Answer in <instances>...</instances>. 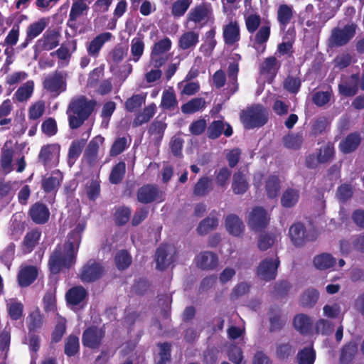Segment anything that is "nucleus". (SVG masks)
Listing matches in <instances>:
<instances>
[{"instance_id":"nucleus-20","label":"nucleus","mask_w":364,"mask_h":364,"mask_svg":"<svg viewBox=\"0 0 364 364\" xmlns=\"http://www.w3.org/2000/svg\"><path fill=\"white\" fill-rule=\"evenodd\" d=\"M38 269L33 265H26L21 267L18 275L17 281L21 287H27L32 284L38 277Z\"/></svg>"},{"instance_id":"nucleus-64","label":"nucleus","mask_w":364,"mask_h":364,"mask_svg":"<svg viewBox=\"0 0 364 364\" xmlns=\"http://www.w3.org/2000/svg\"><path fill=\"white\" fill-rule=\"evenodd\" d=\"M301 85V81L298 77L288 75L283 82V87L291 94L299 92Z\"/></svg>"},{"instance_id":"nucleus-40","label":"nucleus","mask_w":364,"mask_h":364,"mask_svg":"<svg viewBox=\"0 0 364 364\" xmlns=\"http://www.w3.org/2000/svg\"><path fill=\"white\" fill-rule=\"evenodd\" d=\"M281 189V181L276 175H270L265 184L267 196L269 198H275L279 196Z\"/></svg>"},{"instance_id":"nucleus-22","label":"nucleus","mask_w":364,"mask_h":364,"mask_svg":"<svg viewBox=\"0 0 364 364\" xmlns=\"http://www.w3.org/2000/svg\"><path fill=\"white\" fill-rule=\"evenodd\" d=\"M196 265L201 269L208 270L215 269L218 263L216 254L205 251L200 252L196 258Z\"/></svg>"},{"instance_id":"nucleus-5","label":"nucleus","mask_w":364,"mask_h":364,"mask_svg":"<svg viewBox=\"0 0 364 364\" xmlns=\"http://www.w3.org/2000/svg\"><path fill=\"white\" fill-rule=\"evenodd\" d=\"M356 29L357 25L354 23L346 24L343 28H333L328 40V46L338 48L346 45L355 36Z\"/></svg>"},{"instance_id":"nucleus-4","label":"nucleus","mask_w":364,"mask_h":364,"mask_svg":"<svg viewBox=\"0 0 364 364\" xmlns=\"http://www.w3.org/2000/svg\"><path fill=\"white\" fill-rule=\"evenodd\" d=\"M187 22H193L199 26V28L214 21L213 8L210 3L203 2L192 8L187 14Z\"/></svg>"},{"instance_id":"nucleus-15","label":"nucleus","mask_w":364,"mask_h":364,"mask_svg":"<svg viewBox=\"0 0 364 364\" xmlns=\"http://www.w3.org/2000/svg\"><path fill=\"white\" fill-rule=\"evenodd\" d=\"M112 38V34L109 32H104L96 36L90 42L87 43V52L89 56L97 58L105 44Z\"/></svg>"},{"instance_id":"nucleus-44","label":"nucleus","mask_w":364,"mask_h":364,"mask_svg":"<svg viewBox=\"0 0 364 364\" xmlns=\"http://www.w3.org/2000/svg\"><path fill=\"white\" fill-rule=\"evenodd\" d=\"M318 298V291L316 289L309 288L301 294L299 303L303 307L311 308L317 303Z\"/></svg>"},{"instance_id":"nucleus-29","label":"nucleus","mask_w":364,"mask_h":364,"mask_svg":"<svg viewBox=\"0 0 364 364\" xmlns=\"http://www.w3.org/2000/svg\"><path fill=\"white\" fill-rule=\"evenodd\" d=\"M269 321V331L279 332L280 331L286 321L282 318L281 310L277 306H271L268 311Z\"/></svg>"},{"instance_id":"nucleus-53","label":"nucleus","mask_w":364,"mask_h":364,"mask_svg":"<svg viewBox=\"0 0 364 364\" xmlns=\"http://www.w3.org/2000/svg\"><path fill=\"white\" fill-rule=\"evenodd\" d=\"M126 173V164L124 161H119L115 164L110 172L109 181L112 184L121 183Z\"/></svg>"},{"instance_id":"nucleus-33","label":"nucleus","mask_w":364,"mask_h":364,"mask_svg":"<svg viewBox=\"0 0 364 364\" xmlns=\"http://www.w3.org/2000/svg\"><path fill=\"white\" fill-rule=\"evenodd\" d=\"M167 127V124L164 119L159 120L157 117L151 124L148 132L155 144H159L164 135V132Z\"/></svg>"},{"instance_id":"nucleus-36","label":"nucleus","mask_w":364,"mask_h":364,"mask_svg":"<svg viewBox=\"0 0 364 364\" xmlns=\"http://www.w3.org/2000/svg\"><path fill=\"white\" fill-rule=\"evenodd\" d=\"M156 109V105L154 102L145 107L142 112L135 116L133 121V127H137L149 122L154 116Z\"/></svg>"},{"instance_id":"nucleus-52","label":"nucleus","mask_w":364,"mask_h":364,"mask_svg":"<svg viewBox=\"0 0 364 364\" xmlns=\"http://www.w3.org/2000/svg\"><path fill=\"white\" fill-rule=\"evenodd\" d=\"M282 141L287 149L298 150L301 147L304 137L301 133L289 134L283 137Z\"/></svg>"},{"instance_id":"nucleus-12","label":"nucleus","mask_w":364,"mask_h":364,"mask_svg":"<svg viewBox=\"0 0 364 364\" xmlns=\"http://www.w3.org/2000/svg\"><path fill=\"white\" fill-rule=\"evenodd\" d=\"M60 33L57 29H48L35 45L36 51L51 50L60 43Z\"/></svg>"},{"instance_id":"nucleus-43","label":"nucleus","mask_w":364,"mask_h":364,"mask_svg":"<svg viewBox=\"0 0 364 364\" xmlns=\"http://www.w3.org/2000/svg\"><path fill=\"white\" fill-rule=\"evenodd\" d=\"M218 225V218L210 213L209 216L204 218L199 223L196 230L200 235H205L209 232L215 230Z\"/></svg>"},{"instance_id":"nucleus-13","label":"nucleus","mask_w":364,"mask_h":364,"mask_svg":"<svg viewBox=\"0 0 364 364\" xmlns=\"http://www.w3.org/2000/svg\"><path fill=\"white\" fill-rule=\"evenodd\" d=\"M289 236L296 247H301L309 241H313L316 237L306 232V227L300 222L291 225L289 230Z\"/></svg>"},{"instance_id":"nucleus-10","label":"nucleus","mask_w":364,"mask_h":364,"mask_svg":"<svg viewBox=\"0 0 364 364\" xmlns=\"http://www.w3.org/2000/svg\"><path fill=\"white\" fill-rule=\"evenodd\" d=\"M280 261L278 257L273 259L267 257L263 259L258 265L257 269V276L262 280L269 282L274 280L277 274V269L279 266Z\"/></svg>"},{"instance_id":"nucleus-38","label":"nucleus","mask_w":364,"mask_h":364,"mask_svg":"<svg viewBox=\"0 0 364 364\" xmlns=\"http://www.w3.org/2000/svg\"><path fill=\"white\" fill-rule=\"evenodd\" d=\"M99 149L100 146L97 138L92 139L85 149L84 158L91 166H95L97 163Z\"/></svg>"},{"instance_id":"nucleus-16","label":"nucleus","mask_w":364,"mask_h":364,"mask_svg":"<svg viewBox=\"0 0 364 364\" xmlns=\"http://www.w3.org/2000/svg\"><path fill=\"white\" fill-rule=\"evenodd\" d=\"M28 215L34 223L43 225L49 220L50 211L46 204L36 202L31 206Z\"/></svg>"},{"instance_id":"nucleus-42","label":"nucleus","mask_w":364,"mask_h":364,"mask_svg":"<svg viewBox=\"0 0 364 364\" xmlns=\"http://www.w3.org/2000/svg\"><path fill=\"white\" fill-rule=\"evenodd\" d=\"M299 191L292 188L286 189L281 197V204L284 208H292L299 199Z\"/></svg>"},{"instance_id":"nucleus-37","label":"nucleus","mask_w":364,"mask_h":364,"mask_svg":"<svg viewBox=\"0 0 364 364\" xmlns=\"http://www.w3.org/2000/svg\"><path fill=\"white\" fill-rule=\"evenodd\" d=\"M178 102L172 88L164 90L160 107L164 110L173 111L178 108Z\"/></svg>"},{"instance_id":"nucleus-25","label":"nucleus","mask_w":364,"mask_h":364,"mask_svg":"<svg viewBox=\"0 0 364 364\" xmlns=\"http://www.w3.org/2000/svg\"><path fill=\"white\" fill-rule=\"evenodd\" d=\"M358 345L352 340L346 343L341 349L340 364H351L358 353Z\"/></svg>"},{"instance_id":"nucleus-21","label":"nucleus","mask_w":364,"mask_h":364,"mask_svg":"<svg viewBox=\"0 0 364 364\" xmlns=\"http://www.w3.org/2000/svg\"><path fill=\"white\" fill-rule=\"evenodd\" d=\"M87 296V291L82 286L78 285L67 291L65 300L68 305L78 306L86 299Z\"/></svg>"},{"instance_id":"nucleus-57","label":"nucleus","mask_w":364,"mask_h":364,"mask_svg":"<svg viewBox=\"0 0 364 364\" xmlns=\"http://www.w3.org/2000/svg\"><path fill=\"white\" fill-rule=\"evenodd\" d=\"M145 101L146 95L142 94L133 95L125 101L124 107L127 112H134L140 109Z\"/></svg>"},{"instance_id":"nucleus-34","label":"nucleus","mask_w":364,"mask_h":364,"mask_svg":"<svg viewBox=\"0 0 364 364\" xmlns=\"http://www.w3.org/2000/svg\"><path fill=\"white\" fill-rule=\"evenodd\" d=\"M239 73V64L233 61L229 63L227 74L228 77V89L231 95L238 90L237 76Z\"/></svg>"},{"instance_id":"nucleus-19","label":"nucleus","mask_w":364,"mask_h":364,"mask_svg":"<svg viewBox=\"0 0 364 364\" xmlns=\"http://www.w3.org/2000/svg\"><path fill=\"white\" fill-rule=\"evenodd\" d=\"M223 36L225 44L228 46H233L240 40V26L236 20L230 21L223 26Z\"/></svg>"},{"instance_id":"nucleus-26","label":"nucleus","mask_w":364,"mask_h":364,"mask_svg":"<svg viewBox=\"0 0 364 364\" xmlns=\"http://www.w3.org/2000/svg\"><path fill=\"white\" fill-rule=\"evenodd\" d=\"M213 190V179L207 176H201L195 183L193 193L198 197H205Z\"/></svg>"},{"instance_id":"nucleus-7","label":"nucleus","mask_w":364,"mask_h":364,"mask_svg":"<svg viewBox=\"0 0 364 364\" xmlns=\"http://www.w3.org/2000/svg\"><path fill=\"white\" fill-rule=\"evenodd\" d=\"M104 267L95 259H89L80 269L79 278L83 283H92L104 274Z\"/></svg>"},{"instance_id":"nucleus-47","label":"nucleus","mask_w":364,"mask_h":364,"mask_svg":"<svg viewBox=\"0 0 364 364\" xmlns=\"http://www.w3.org/2000/svg\"><path fill=\"white\" fill-rule=\"evenodd\" d=\"M215 184L222 190H224L230 178L232 171L226 166L215 171Z\"/></svg>"},{"instance_id":"nucleus-55","label":"nucleus","mask_w":364,"mask_h":364,"mask_svg":"<svg viewBox=\"0 0 364 364\" xmlns=\"http://www.w3.org/2000/svg\"><path fill=\"white\" fill-rule=\"evenodd\" d=\"M80 351L79 338L75 335H70L65 340L64 353L68 357H73Z\"/></svg>"},{"instance_id":"nucleus-31","label":"nucleus","mask_w":364,"mask_h":364,"mask_svg":"<svg viewBox=\"0 0 364 364\" xmlns=\"http://www.w3.org/2000/svg\"><path fill=\"white\" fill-rule=\"evenodd\" d=\"M351 80L344 81L338 85V91L340 95L344 97H353L355 95L358 90V75L353 74L350 76Z\"/></svg>"},{"instance_id":"nucleus-54","label":"nucleus","mask_w":364,"mask_h":364,"mask_svg":"<svg viewBox=\"0 0 364 364\" xmlns=\"http://www.w3.org/2000/svg\"><path fill=\"white\" fill-rule=\"evenodd\" d=\"M47 24L48 22L45 18H41L38 21L29 24L26 28V36L33 40L44 31Z\"/></svg>"},{"instance_id":"nucleus-63","label":"nucleus","mask_w":364,"mask_h":364,"mask_svg":"<svg viewBox=\"0 0 364 364\" xmlns=\"http://www.w3.org/2000/svg\"><path fill=\"white\" fill-rule=\"evenodd\" d=\"M7 311L11 320L18 321L23 316V305L20 301L13 300L7 304Z\"/></svg>"},{"instance_id":"nucleus-62","label":"nucleus","mask_w":364,"mask_h":364,"mask_svg":"<svg viewBox=\"0 0 364 364\" xmlns=\"http://www.w3.org/2000/svg\"><path fill=\"white\" fill-rule=\"evenodd\" d=\"M317 154L321 163L325 164L331 161L335 156L333 144L328 142L326 145L318 149Z\"/></svg>"},{"instance_id":"nucleus-24","label":"nucleus","mask_w":364,"mask_h":364,"mask_svg":"<svg viewBox=\"0 0 364 364\" xmlns=\"http://www.w3.org/2000/svg\"><path fill=\"white\" fill-rule=\"evenodd\" d=\"M168 245H161L156 249L155 261L156 269L164 270L168 267L173 262V256L171 255Z\"/></svg>"},{"instance_id":"nucleus-56","label":"nucleus","mask_w":364,"mask_h":364,"mask_svg":"<svg viewBox=\"0 0 364 364\" xmlns=\"http://www.w3.org/2000/svg\"><path fill=\"white\" fill-rule=\"evenodd\" d=\"M86 144V140L84 139H76L72 141L68 150V162L72 160L73 163L80 156Z\"/></svg>"},{"instance_id":"nucleus-28","label":"nucleus","mask_w":364,"mask_h":364,"mask_svg":"<svg viewBox=\"0 0 364 364\" xmlns=\"http://www.w3.org/2000/svg\"><path fill=\"white\" fill-rule=\"evenodd\" d=\"M60 152V146L58 144H47L43 146L38 154V161L45 167L49 166L56 154Z\"/></svg>"},{"instance_id":"nucleus-2","label":"nucleus","mask_w":364,"mask_h":364,"mask_svg":"<svg viewBox=\"0 0 364 364\" xmlns=\"http://www.w3.org/2000/svg\"><path fill=\"white\" fill-rule=\"evenodd\" d=\"M245 23L247 32L251 35L255 33L252 40L253 48L260 53H264L271 34V22L267 20L262 23L261 16L253 13L245 16Z\"/></svg>"},{"instance_id":"nucleus-8","label":"nucleus","mask_w":364,"mask_h":364,"mask_svg":"<svg viewBox=\"0 0 364 364\" xmlns=\"http://www.w3.org/2000/svg\"><path fill=\"white\" fill-rule=\"evenodd\" d=\"M137 200L143 204L154 201L161 202L164 200V193L157 185L146 184L140 187L136 193Z\"/></svg>"},{"instance_id":"nucleus-45","label":"nucleus","mask_w":364,"mask_h":364,"mask_svg":"<svg viewBox=\"0 0 364 364\" xmlns=\"http://www.w3.org/2000/svg\"><path fill=\"white\" fill-rule=\"evenodd\" d=\"M294 328L301 334H307L312 328V322L310 318L305 314L296 315L293 320Z\"/></svg>"},{"instance_id":"nucleus-18","label":"nucleus","mask_w":364,"mask_h":364,"mask_svg":"<svg viewBox=\"0 0 364 364\" xmlns=\"http://www.w3.org/2000/svg\"><path fill=\"white\" fill-rule=\"evenodd\" d=\"M281 63L275 56L266 58L259 66V73L272 82L280 69Z\"/></svg>"},{"instance_id":"nucleus-61","label":"nucleus","mask_w":364,"mask_h":364,"mask_svg":"<svg viewBox=\"0 0 364 364\" xmlns=\"http://www.w3.org/2000/svg\"><path fill=\"white\" fill-rule=\"evenodd\" d=\"M191 4L192 0H176L171 5V14L176 18L183 16Z\"/></svg>"},{"instance_id":"nucleus-11","label":"nucleus","mask_w":364,"mask_h":364,"mask_svg":"<svg viewBox=\"0 0 364 364\" xmlns=\"http://www.w3.org/2000/svg\"><path fill=\"white\" fill-rule=\"evenodd\" d=\"M105 334V332L102 328L90 326L82 333V345L92 350L98 349L102 344Z\"/></svg>"},{"instance_id":"nucleus-14","label":"nucleus","mask_w":364,"mask_h":364,"mask_svg":"<svg viewBox=\"0 0 364 364\" xmlns=\"http://www.w3.org/2000/svg\"><path fill=\"white\" fill-rule=\"evenodd\" d=\"M232 134V126L228 122H225L223 118L213 120L207 128V136L212 140L218 139L222 134H224L226 137H230Z\"/></svg>"},{"instance_id":"nucleus-23","label":"nucleus","mask_w":364,"mask_h":364,"mask_svg":"<svg viewBox=\"0 0 364 364\" xmlns=\"http://www.w3.org/2000/svg\"><path fill=\"white\" fill-rule=\"evenodd\" d=\"M361 140L360 133L357 132L350 133L339 143V149L343 154H350L358 149Z\"/></svg>"},{"instance_id":"nucleus-60","label":"nucleus","mask_w":364,"mask_h":364,"mask_svg":"<svg viewBox=\"0 0 364 364\" xmlns=\"http://www.w3.org/2000/svg\"><path fill=\"white\" fill-rule=\"evenodd\" d=\"M14 156V150L5 144L1 148L0 165L4 170H11Z\"/></svg>"},{"instance_id":"nucleus-46","label":"nucleus","mask_w":364,"mask_h":364,"mask_svg":"<svg viewBox=\"0 0 364 364\" xmlns=\"http://www.w3.org/2000/svg\"><path fill=\"white\" fill-rule=\"evenodd\" d=\"M145 44L143 37H135L131 41V55L132 58L129 60L134 63L138 62L142 56L144 51Z\"/></svg>"},{"instance_id":"nucleus-3","label":"nucleus","mask_w":364,"mask_h":364,"mask_svg":"<svg viewBox=\"0 0 364 364\" xmlns=\"http://www.w3.org/2000/svg\"><path fill=\"white\" fill-rule=\"evenodd\" d=\"M95 105V100H88L84 95L73 99L67 109L70 128L77 129L80 127L91 115Z\"/></svg>"},{"instance_id":"nucleus-49","label":"nucleus","mask_w":364,"mask_h":364,"mask_svg":"<svg viewBox=\"0 0 364 364\" xmlns=\"http://www.w3.org/2000/svg\"><path fill=\"white\" fill-rule=\"evenodd\" d=\"M316 350L313 346L304 347L296 355L298 364H314L316 360Z\"/></svg>"},{"instance_id":"nucleus-1","label":"nucleus","mask_w":364,"mask_h":364,"mask_svg":"<svg viewBox=\"0 0 364 364\" xmlns=\"http://www.w3.org/2000/svg\"><path fill=\"white\" fill-rule=\"evenodd\" d=\"M85 228L84 223H77L75 228L68 232L65 242L58 244L50 253L48 267L51 274L58 275L63 269H69L76 263V257Z\"/></svg>"},{"instance_id":"nucleus-41","label":"nucleus","mask_w":364,"mask_h":364,"mask_svg":"<svg viewBox=\"0 0 364 364\" xmlns=\"http://www.w3.org/2000/svg\"><path fill=\"white\" fill-rule=\"evenodd\" d=\"M205 106V100L203 97H195L181 105V112L185 114H194Z\"/></svg>"},{"instance_id":"nucleus-6","label":"nucleus","mask_w":364,"mask_h":364,"mask_svg":"<svg viewBox=\"0 0 364 364\" xmlns=\"http://www.w3.org/2000/svg\"><path fill=\"white\" fill-rule=\"evenodd\" d=\"M241 121L247 129L264 126L268 117L261 107H250L243 110L240 115Z\"/></svg>"},{"instance_id":"nucleus-9","label":"nucleus","mask_w":364,"mask_h":364,"mask_svg":"<svg viewBox=\"0 0 364 364\" xmlns=\"http://www.w3.org/2000/svg\"><path fill=\"white\" fill-rule=\"evenodd\" d=\"M269 223V217L266 210L261 206L252 208L248 217V225L255 232H261L264 230Z\"/></svg>"},{"instance_id":"nucleus-35","label":"nucleus","mask_w":364,"mask_h":364,"mask_svg":"<svg viewBox=\"0 0 364 364\" xmlns=\"http://www.w3.org/2000/svg\"><path fill=\"white\" fill-rule=\"evenodd\" d=\"M199 42V34L193 31L183 33L178 40V48L185 50H193Z\"/></svg>"},{"instance_id":"nucleus-32","label":"nucleus","mask_w":364,"mask_h":364,"mask_svg":"<svg viewBox=\"0 0 364 364\" xmlns=\"http://www.w3.org/2000/svg\"><path fill=\"white\" fill-rule=\"evenodd\" d=\"M225 227L228 232L234 236H240L245 229L242 220L235 214H230L226 217Z\"/></svg>"},{"instance_id":"nucleus-48","label":"nucleus","mask_w":364,"mask_h":364,"mask_svg":"<svg viewBox=\"0 0 364 364\" xmlns=\"http://www.w3.org/2000/svg\"><path fill=\"white\" fill-rule=\"evenodd\" d=\"M132 209L127 206H119L116 208L114 213V220L117 226H123L129 220Z\"/></svg>"},{"instance_id":"nucleus-27","label":"nucleus","mask_w":364,"mask_h":364,"mask_svg":"<svg viewBox=\"0 0 364 364\" xmlns=\"http://www.w3.org/2000/svg\"><path fill=\"white\" fill-rule=\"evenodd\" d=\"M231 188L236 195H243L248 190L249 183L246 175L241 170L233 173Z\"/></svg>"},{"instance_id":"nucleus-58","label":"nucleus","mask_w":364,"mask_h":364,"mask_svg":"<svg viewBox=\"0 0 364 364\" xmlns=\"http://www.w3.org/2000/svg\"><path fill=\"white\" fill-rule=\"evenodd\" d=\"M157 346L159 348L158 353L159 359L156 364H167L171 359V345L168 342L159 343Z\"/></svg>"},{"instance_id":"nucleus-30","label":"nucleus","mask_w":364,"mask_h":364,"mask_svg":"<svg viewBox=\"0 0 364 364\" xmlns=\"http://www.w3.org/2000/svg\"><path fill=\"white\" fill-rule=\"evenodd\" d=\"M293 6L286 4H280L277 12V18L281 30L284 31L293 18Z\"/></svg>"},{"instance_id":"nucleus-59","label":"nucleus","mask_w":364,"mask_h":364,"mask_svg":"<svg viewBox=\"0 0 364 364\" xmlns=\"http://www.w3.org/2000/svg\"><path fill=\"white\" fill-rule=\"evenodd\" d=\"M114 262L119 270H124L130 266L132 257L127 250H121L116 253Z\"/></svg>"},{"instance_id":"nucleus-17","label":"nucleus","mask_w":364,"mask_h":364,"mask_svg":"<svg viewBox=\"0 0 364 364\" xmlns=\"http://www.w3.org/2000/svg\"><path fill=\"white\" fill-rule=\"evenodd\" d=\"M43 87L47 91L59 95L62 91L65 90V87L63 81V75L61 72L55 71L49 75L43 81Z\"/></svg>"},{"instance_id":"nucleus-39","label":"nucleus","mask_w":364,"mask_h":364,"mask_svg":"<svg viewBox=\"0 0 364 364\" xmlns=\"http://www.w3.org/2000/svg\"><path fill=\"white\" fill-rule=\"evenodd\" d=\"M43 323V316L39 309H36L29 314L27 317V326L28 333H35L40 329Z\"/></svg>"},{"instance_id":"nucleus-50","label":"nucleus","mask_w":364,"mask_h":364,"mask_svg":"<svg viewBox=\"0 0 364 364\" xmlns=\"http://www.w3.org/2000/svg\"><path fill=\"white\" fill-rule=\"evenodd\" d=\"M336 264V259L328 253H322L314 259V264L318 269H327L333 267Z\"/></svg>"},{"instance_id":"nucleus-51","label":"nucleus","mask_w":364,"mask_h":364,"mask_svg":"<svg viewBox=\"0 0 364 364\" xmlns=\"http://www.w3.org/2000/svg\"><path fill=\"white\" fill-rule=\"evenodd\" d=\"M41 235V232L38 229H33L26 234L23 240V245L28 252H32L38 244Z\"/></svg>"}]
</instances>
